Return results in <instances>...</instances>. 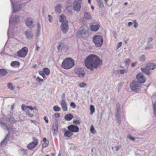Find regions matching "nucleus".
I'll use <instances>...</instances> for the list:
<instances>
[{
    "mask_svg": "<svg viewBox=\"0 0 156 156\" xmlns=\"http://www.w3.org/2000/svg\"><path fill=\"white\" fill-rule=\"evenodd\" d=\"M86 67L91 71L97 69L102 64V60L97 55L91 54L87 57L84 61Z\"/></svg>",
    "mask_w": 156,
    "mask_h": 156,
    "instance_id": "nucleus-1",
    "label": "nucleus"
},
{
    "mask_svg": "<svg viewBox=\"0 0 156 156\" xmlns=\"http://www.w3.org/2000/svg\"><path fill=\"white\" fill-rule=\"evenodd\" d=\"M74 65V61L71 58H67L64 59L62 64V67L66 69L71 68Z\"/></svg>",
    "mask_w": 156,
    "mask_h": 156,
    "instance_id": "nucleus-2",
    "label": "nucleus"
},
{
    "mask_svg": "<svg viewBox=\"0 0 156 156\" xmlns=\"http://www.w3.org/2000/svg\"><path fill=\"white\" fill-rule=\"evenodd\" d=\"M141 83L138 82L133 81L130 84L131 90L133 91L139 92L141 90Z\"/></svg>",
    "mask_w": 156,
    "mask_h": 156,
    "instance_id": "nucleus-3",
    "label": "nucleus"
},
{
    "mask_svg": "<svg viewBox=\"0 0 156 156\" xmlns=\"http://www.w3.org/2000/svg\"><path fill=\"white\" fill-rule=\"evenodd\" d=\"M93 41L96 46L100 47L103 42V38L101 35H95L93 38Z\"/></svg>",
    "mask_w": 156,
    "mask_h": 156,
    "instance_id": "nucleus-4",
    "label": "nucleus"
},
{
    "mask_svg": "<svg viewBox=\"0 0 156 156\" xmlns=\"http://www.w3.org/2000/svg\"><path fill=\"white\" fill-rule=\"evenodd\" d=\"M28 51V48L26 47H24L17 51V56L20 58H24L27 55Z\"/></svg>",
    "mask_w": 156,
    "mask_h": 156,
    "instance_id": "nucleus-5",
    "label": "nucleus"
},
{
    "mask_svg": "<svg viewBox=\"0 0 156 156\" xmlns=\"http://www.w3.org/2000/svg\"><path fill=\"white\" fill-rule=\"evenodd\" d=\"M81 0H75L73 3V8L76 11L79 12L81 7Z\"/></svg>",
    "mask_w": 156,
    "mask_h": 156,
    "instance_id": "nucleus-6",
    "label": "nucleus"
},
{
    "mask_svg": "<svg viewBox=\"0 0 156 156\" xmlns=\"http://www.w3.org/2000/svg\"><path fill=\"white\" fill-rule=\"evenodd\" d=\"M33 141L30 143L27 146V147L30 150H31L36 147L38 144V140L36 138L33 137Z\"/></svg>",
    "mask_w": 156,
    "mask_h": 156,
    "instance_id": "nucleus-7",
    "label": "nucleus"
},
{
    "mask_svg": "<svg viewBox=\"0 0 156 156\" xmlns=\"http://www.w3.org/2000/svg\"><path fill=\"white\" fill-rule=\"evenodd\" d=\"M77 34L84 38L87 37L88 35L87 30L83 27L81 28L80 30L78 32Z\"/></svg>",
    "mask_w": 156,
    "mask_h": 156,
    "instance_id": "nucleus-8",
    "label": "nucleus"
},
{
    "mask_svg": "<svg viewBox=\"0 0 156 156\" xmlns=\"http://www.w3.org/2000/svg\"><path fill=\"white\" fill-rule=\"evenodd\" d=\"M12 4V12H14L16 11H19L21 9V5L16 4L14 5L13 3L11 1Z\"/></svg>",
    "mask_w": 156,
    "mask_h": 156,
    "instance_id": "nucleus-9",
    "label": "nucleus"
},
{
    "mask_svg": "<svg viewBox=\"0 0 156 156\" xmlns=\"http://www.w3.org/2000/svg\"><path fill=\"white\" fill-rule=\"evenodd\" d=\"M76 74L80 77H83L85 74V72L83 68H80L77 69L76 72Z\"/></svg>",
    "mask_w": 156,
    "mask_h": 156,
    "instance_id": "nucleus-10",
    "label": "nucleus"
},
{
    "mask_svg": "<svg viewBox=\"0 0 156 156\" xmlns=\"http://www.w3.org/2000/svg\"><path fill=\"white\" fill-rule=\"evenodd\" d=\"M25 34L26 38L28 39H30L33 38V34L30 29H28L26 31Z\"/></svg>",
    "mask_w": 156,
    "mask_h": 156,
    "instance_id": "nucleus-11",
    "label": "nucleus"
},
{
    "mask_svg": "<svg viewBox=\"0 0 156 156\" xmlns=\"http://www.w3.org/2000/svg\"><path fill=\"white\" fill-rule=\"evenodd\" d=\"M68 129L71 132H77L79 131V127L77 126L73 125H71L68 126Z\"/></svg>",
    "mask_w": 156,
    "mask_h": 156,
    "instance_id": "nucleus-12",
    "label": "nucleus"
},
{
    "mask_svg": "<svg viewBox=\"0 0 156 156\" xmlns=\"http://www.w3.org/2000/svg\"><path fill=\"white\" fill-rule=\"evenodd\" d=\"M25 23L27 26L30 28H33L35 26L33 23V20L31 18L27 19L25 21Z\"/></svg>",
    "mask_w": 156,
    "mask_h": 156,
    "instance_id": "nucleus-13",
    "label": "nucleus"
},
{
    "mask_svg": "<svg viewBox=\"0 0 156 156\" xmlns=\"http://www.w3.org/2000/svg\"><path fill=\"white\" fill-rule=\"evenodd\" d=\"M61 30L62 32L66 34L68 31L69 27L68 23H67L62 24L61 26Z\"/></svg>",
    "mask_w": 156,
    "mask_h": 156,
    "instance_id": "nucleus-14",
    "label": "nucleus"
},
{
    "mask_svg": "<svg viewBox=\"0 0 156 156\" xmlns=\"http://www.w3.org/2000/svg\"><path fill=\"white\" fill-rule=\"evenodd\" d=\"M136 78L139 82H138L140 83H144L145 81V77H144L142 74H138L136 76Z\"/></svg>",
    "mask_w": 156,
    "mask_h": 156,
    "instance_id": "nucleus-15",
    "label": "nucleus"
},
{
    "mask_svg": "<svg viewBox=\"0 0 156 156\" xmlns=\"http://www.w3.org/2000/svg\"><path fill=\"white\" fill-rule=\"evenodd\" d=\"M59 21L62 23V24L67 23L68 21L66 19V16L62 14L59 16Z\"/></svg>",
    "mask_w": 156,
    "mask_h": 156,
    "instance_id": "nucleus-16",
    "label": "nucleus"
},
{
    "mask_svg": "<svg viewBox=\"0 0 156 156\" xmlns=\"http://www.w3.org/2000/svg\"><path fill=\"white\" fill-rule=\"evenodd\" d=\"M62 5L60 4H57L55 7V11L57 14H59L61 12Z\"/></svg>",
    "mask_w": 156,
    "mask_h": 156,
    "instance_id": "nucleus-17",
    "label": "nucleus"
},
{
    "mask_svg": "<svg viewBox=\"0 0 156 156\" xmlns=\"http://www.w3.org/2000/svg\"><path fill=\"white\" fill-rule=\"evenodd\" d=\"M100 27V26L98 24H92L91 25L90 29L93 31H97Z\"/></svg>",
    "mask_w": 156,
    "mask_h": 156,
    "instance_id": "nucleus-18",
    "label": "nucleus"
},
{
    "mask_svg": "<svg viewBox=\"0 0 156 156\" xmlns=\"http://www.w3.org/2000/svg\"><path fill=\"white\" fill-rule=\"evenodd\" d=\"M61 104L63 110L64 111H66L67 110V106L65 100L62 99L61 101Z\"/></svg>",
    "mask_w": 156,
    "mask_h": 156,
    "instance_id": "nucleus-19",
    "label": "nucleus"
},
{
    "mask_svg": "<svg viewBox=\"0 0 156 156\" xmlns=\"http://www.w3.org/2000/svg\"><path fill=\"white\" fill-rule=\"evenodd\" d=\"M146 66L150 70H153L156 67V65L154 63H149L147 64Z\"/></svg>",
    "mask_w": 156,
    "mask_h": 156,
    "instance_id": "nucleus-20",
    "label": "nucleus"
},
{
    "mask_svg": "<svg viewBox=\"0 0 156 156\" xmlns=\"http://www.w3.org/2000/svg\"><path fill=\"white\" fill-rule=\"evenodd\" d=\"M140 69L142 72L145 73L147 75H149L150 74V70L148 69V67H147L146 66H145V68H141Z\"/></svg>",
    "mask_w": 156,
    "mask_h": 156,
    "instance_id": "nucleus-21",
    "label": "nucleus"
},
{
    "mask_svg": "<svg viewBox=\"0 0 156 156\" xmlns=\"http://www.w3.org/2000/svg\"><path fill=\"white\" fill-rule=\"evenodd\" d=\"M84 17L85 19L89 20L91 18V15L90 13L85 12L84 13Z\"/></svg>",
    "mask_w": 156,
    "mask_h": 156,
    "instance_id": "nucleus-22",
    "label": "nucleus"
},
{
    "mask_svg": "<svg viewBox=\"0 0 156 156\" xmlns=\"http://www.w3.org/2000/svg\"><path fill=\"white\" fill-rule=\"evenodd\" d=\"M73 115L70 113L66 115L64 119L67 121L71 120L73 118Z\"/></svg>",
    "mask_w": 156,
    "mask_h": 156,
    "instance_id": "nucleus-23",
    "label": "nucleus"
},
{
    "mask_svg": "<svg viewBox=\"0 0 156 156\" xmlns=\"http://www.w3.org/2000/svg\"><path fill=\"white\" fill-rule=\"evenodd\" d=\"M73 134L71 131L69 130H66L64 132V136L65 137H69L71 136Z\"/></svg>",
    "mask_w": 156,
    "mask_h": 156,
    "instance_id": "nucleus-24",
    "label": "nucleus"
},
{
    "mask_svg": "<svg viewBox=\"0 0 156 156\" xmlns=\"http://www.w3.org/2000/svg\"><path fill=\"white\" fill-rule=\"evenodd\" d=\"M53 129L54 131L53 133H57L58 132V125L57 123L55 122L53 124Z\"/></svg>",
    "mask_w": 156,
    "mask_h": 156,
    "instance_id": "nucleus-25",
    "label": "nucleus"
},
{
    "mask_svg": "<svg viewBox=\"0 0 156 156\" xmlns=\"http://www.w3.org/2000/svg\"><path fill=\"white\" fill-rule=\"evenodd\" d=\"M8 73L7 71L5 69H0V76H4Z\"/></svg>",
    "mask_w": 156,
    "mask_h": 156,
    "instance_id": "nucleus-26",
    "label": "nucleus"
},
{
    "mask_svg": "<svg viewBox=\"0 0 156 156\" xmlns=\"http://www.w3.org/2000/svg\"><path fill=\"white\" fill-rule=\"evenodd\" d=\"M20 62L17 61L12 62L11 63V65L12 67H18L20 66Z\"/></svg>",
    "mask_w": 156,
    "mask_h": 156,
    "instance_id": "nucleus-27",
    "label": "nucleus"
},
{
    "mask_svg": "<svg viewBox=\"0 0 156 156\" xmlns=\"http://www.w3.org/2000/svg\"><path fill=\"white\" fill-rule=\"evenodd\" d=\"M41 29V25L39 23H38L37 24V29L36 34V36L37 37H38L40 35Z\"/></svg>",
    "mask_w": 156,
    "mask_h": 156,
    "instance_id": "nucleus-28",
    "label": "nucleus"
},
{
    "mask_svg": "<svg viewBox=\"0 0 156 156\" xmlns=\"http://www.w3.org/2000/svg\"><path fill=\"white\" fill-rule=\"evenodd\" d=\"M97 3L100 8H102L104 7L102 0H96Z\"/></svg>",
    "mask_w": 156,
    "mask_h": 156,
    "instance_id": "nucleus-29",
    "label": "nucleus"
},
{
    "mask_svg": "<svg viewBox=\"0 0 156 156\" xmlns=\"http://www.w3.org/2000/svg\"><path fill=\"white\" fill-rule=\"evenodd\" d=\"M15 121V119L12 116H11L9 119V120H5V122L6 124L9 123V122H13Z\"/></svg>",
    "mask_w": 156,
    "mask_h": 156,
    "instance_id": "nucleus-30",
    "label": "nucleus"
},
{
    "mask_svg": "<svg viewBox=\"0 0 156 156\" xmlns=\"http://www.w3.org/2000/svg\"><path fill=\"white\" fill-rule=\"evenodd\" d=\"M9 135V133L7 135V136L2 141L1 143V144L2 145H6L7 143V140L8 138V136Z\"/></svg>",
    "mask_w": 156,
    "mask_h": 156,
    "instance_id": "nucleus-31",
    "label": "nucleus"
},
{
    "mask_svg": "<svg viewBox=\"0 0 156 156\" xmlns=\"http://www.w3.org/2000/svg\"><path fill=\"white\" fill-rule=\"evenodd\" d=\"M144 49L145 50H149L153 48V46L152 44H148L144 46Z\"/></svg>",
    "mask_w": 156,
    "mask_h": 156,
    "instance_id": "nucleus-32",
    "label": "nucleus"
},
{
    "mask_svg": "<svg viewBox=\"0 0 156 156\" xmlns=\"http://www.w3.org/2000/svg\"><path fill=\"white\" fill-rule=\"evenodd\" d=\"M43 71L44 73L47 75H48L50 73V70L47 68H44Z\"/></svg>",
    "mask_w": 156,
    "mask_h": 156,
    "instance_id": "nucleus-33",
    "label": "nucleus"
},
{
    "mask_svg": "<svg viewBox=\"0 0 156 156\" xmlns=\"http://www.w3.org/2000/svg\"><path fill=\"white\" fill-rule=\"evenodd\" d=\"M0 126L3 128L5 130L6 129L7 130H8V128L7 127V125L6 124H5L4 122H0Z\"/></svg>",
    "mask_w": 156,
    "mask_h": 156,
    "instance_id": "nucleus-34",
    "label": "nucleus"
},
{
    "mask_svg": "<svg viewBox=\"0 0 156 156\" xmlns=\"http://www.w3.org/2000/svg\"><path fill=\"white\" fill-rule=\"evenodd\" d=\"M90 114H92L95 111V108L94 106L92 105H91L90 106Z\"/></svg>",
    "mask_w": 156,
    "mask_h": 156,
    "instance_id": "nucleus-35",
    "label": "nucleus"
},
{
    "mask_svg": "<svg viewBox=\"0 0 156 156\" xmlns=\"http://www.w3.org/2000/svg\"><path fill=\"white\" fill-rule=\"evenodd\" d=\"M53 109L55 112H59L61 110L60 108L58 106H55L53 107Z\"/></svg>",
    "mask_w": 156,
    "mask_h": 156,
    "instance_id": "nucleus-36",
    "label": "nucleus"
},
{
    "mask_svg": "<svg viewBox=\"0 0 156 156\" xmlns=\"http://www.w3.org/2000/svg\"><path fill=\"white\" fill-rule=\"evenodd\" d=\"M7 86L8 88L11 90H13L14 89V87H13V86L12 83H9L8 84Z\"/></svg>",
    "mask_w": 156,
    "mask_h": 156,
    "instance_id": "nucleus-37",
    "label": "nucleus"
},
{
    "mask_svg": "<svg viewBox=\"0 0 156 156\" xmlns=\"http://www.w3.org/2000/svg\"><path fill=\"white\" fill-rule=\"evenodd\" d=\"M19 16H16L13 19L12 22L14 23H16L17 22V21H19Z\"/></svg>",
    "mask_w": 156,
    "mask_h": 156,
    "instance_id": "nucleus-38",
    "label": "nucleus"
},
{
    "mask_svg": "<svg viewBox=\"0 0 156 156\" xmlns=\"http://www.w3.org/2000/svg\"><path fill=\"white\" fill-rule=\"evenodd\" d=\"M48 144L49 141L48 140H47V141L46 142H45L42 144V148H44L47 147V146H48Z\"/></svg>",
    "mask_w": 156,
    "mask_h": 156,
    "instance_id": "nucleus-39",
    "label": "nucleus"
},
{
    "mask_svg": "<svg viewBox=\"0 0 156 156\" xmlns=\"http://www.w3.org/2000/svg\"><path fill=\"white\" fill-rule=\"evenodd\" d=\"M131 62L129 58H127L125 59L124 61V63L126 65L128 66Z\"/></svg>",
    "mask_w": 156,
    "mask_h": 156,
    "instance_id": "nucleus-40",
    "label": "nucleus"
},
{
    "mask_svg": "<svg viewBox=\"0 0 156 156\" xmlns=\"http://www.w3.org/2000/svg\"><path fill=\"white\" fill-rule=\"evenodd\" d=\"M154 114L155 116L156 117V101L154 104Z\"/></svg>",
    "mask_w": 156,
    "mask_h": 156,
    "instance_id": "nucleus-41",
    "label": "nucleus"
},
{
    "mask_svg": "<svg viewBox=\"0 0 156 156\" xmlns=\"http://www.w3.org/2000/svg\"><path fill=\"white\" fill-rule=\"evenodd\" d=\"M146 59V57L144 55H142L140 57V60L141 62L144 61Z\"/></svg>",
    "mask_w": 156,
    "mask_h": 156,
    "instance_id": "nucleus-42",
    "label": "nucleus"
},
{
    "mask_svg": "<svg viewBox=\"0 0 156 156\" xmlns=\"http://www.w3.org/2000/svg\"><path fill=\"white\" fill-rule=\"evenodd\" d=\"M26 113L27 115L29 116L32 117L33 115V114L30 113V111L28 110V109L26 110Z\"/></svg>",
    "mask_w": 156,
    "mask_h": 156,
    "instance_id": "nucleus-43",
    "label": "nucleus"
},
{
    "mask_svg": "<svg viewBox=\"0 0 156 156\" xmlns=\"http://www.w3.org/2000/svg\"><path fill=\"white\" fill-rule=\"evenodd\" d=\"M119 148L120 147L117 146H115L112 147V149L113 150H114L116 151H117L119 150Z\"/></svg>",
    "mask_w": 156,
    "mask_h": 156,
    "instance_id": "nucleus-44",
    "label": "nucleus"
},
{
    "mask_svg": "<svg viewBox=\"0 0 156 156\" xmlns=\"http://www.w3.org/2000/svg\"><path fill=\"white\" fill-rule=\"evenodd\" d=\"M73 123L76 125L80 124V122L79 120H74L73 122Z\"/></svg>",
    "mask_w": 156,
    "mask_h": 156,
    "instance_id": "nucleus-45",
    "label": "nucleus"
},
{
    "mask_svg": "<svg viewBox=\"0 0 156 156\" xmlns=\"http://www.w3.org/2000/svg\"><path fill=\"white\" fill-rule=\"evenodd\" d=\"M134 23L133 27L135 28H136L138 26V24L136 20H133Z\"/></svg>",
    "mask_w": 156,
    "mask_h": 156,
    "instance_id": "nucleus-46",
    "label": "nucleus"
},
{
    "mask_svg": "<svg viewBox=\"0 0 156 156\" xmlns=\"http://www.w3.org/2000/svg\"><path fill=\"white\" fill-rule=\"evenodd\" d=\"M116 119V121L117 122V123L118 124V125H120V122H121V119H120V116L116 117L115 118Z\"/></svg>",
    "mask_w": 156,
    "mask_h": 156,
    "instance_id": "nucleus-47",
    "label": "nucleus"
},
{
    "mask_svg": "<svg viewBox=\"0 0 156 156\" xmlns=\"http://www.w3.org/2000/svg\"><path fill=\"white\" fill-rule=\"evenodd\" d=\"M44 72L43 71H40L39 72V74L41 75L44 78H45V76L44 73Z\"/></svg>",
    "mask_w": 156,
    "mask_h": 156,
    "instance_id": "nucleus-48",
    "label": "nucleus"
},
{
    "mask_svg": "<svg viewBox=\"0 0 156 156\" xmlns=\"http://www.w3.org/2000/svg\"><path fill=\"white\" fill-rule=\"evenodd\" d=\"M127 137L129 138L130 140L132 141H134L135 138H134L130 135H127Z\"/></svg>",
    "mask_w": 156,
    "mask_h": 156,
    "instance_id": "nucleus-49",
    "label": "nucleus"
},
{
    "mask_svg": "<svg viewBox=\"0 0 156 156\" xmlns=\"http://www.w3.org/2000/svg\"><path fill=\"white\" fill-rule=\"evenodd\" d=\"M71 106L73 108H75L76 107V105L74 103L72 102L70 104Z\"/></svg>",
    "mask_w": 156,
    "mask_h": 156,
    "instance_id": "nucleus-50",
    "label": "nucleus"
},
{
    "mask_svg": "<svg viewBox=\"0 0 156 156\" xmlns=\"http://www.w3.org/2000/svg\"><path fill=\"white\" fill-rule=\"evenodd\" d=\"M90 130L92 133H94V128L92 125H91L90 126Z\"/></svg>",
    "mask_w": 156,
    "mask_h": 156,
    "instance_id": "nucleus-51",
    "label": "nucleus"
},
{
    "mask_svg": "<svg viewBox=\"0 0 156 156\" xmlns=\"http://www.w3.org/2000/svg\"><path fill=\"white\" fill-rule=\"evenodd\" d=\"M86 85V84L84 82L80 83L79 85L80 87H84Z\"/></svg>",
    "mask_w": 156,
    "mask_h": 156,
    "instance_id": "nucleus-52",
    "label": "nucleus"
},
{
    "mask_svg": "<svg viewBox=\"0 0 156 156\" xmlns=\"http://www.w3.org/2000/svg\"><path fill=\"white\" fill-rule=\"evenodd\" d=\"M28 109H30V110H33L34 109V108L32 107L31 106H27L26 107H25V109L26 110Z\"/></svg>",
    "mask_w": 156,
    "mask_h": 156,
    "instance_id": "nucleus-53",
    "label": "nucleus"
},
{
    "mask_svg": "<svg viewBox=\"0 0 156 156\" xmlns=\"http://www.w3.org/2000/svg\"><path fill=\"white\" fill-rule=\"evenodd\" d=\"M116 107L117 111H119V104L118 103H116Z\"/></svg>",
    "mask_w": 156,
    "mask_h": 156,
    "instance_id": "nucleus-54",
    "label": "nucleus"
},
{
    "mask_svg": "<svg viewBox=\"0 0 156 156\" xmlns=\"http://www.w3.org/2000/svg\"><path fill=\"white\" fill-rule=\"evenodd\" d=\"M152 41V39L151 37H149L148 39L147 44H149Z\"/></svg>",
    "mask_w": 156,
    "mask_h": 156,
    "instance_id": "nucleus-55",
    "label": "nucleus"
},
{
    "mask_svg": "<svg viewBox=\"0 0 156 156\" xmlns=\"http://www.w3.org/2000/svg\"><path fill=\"white\" fill-rule=\"evenodd\" d=\"M48 16L49 17L48 20L50 22H52V16L50 15H48Z\"/></svg>",
    "mask_w": 156,
    "mask_h": 156,
    "instance_id": "nucleus-56",
    "label": "nucleus"
},
{
    "mask_svg": "<svg viewBox=\"0 0 156 156\" xmlns=\"http://www.w3.org/2000/svg\"><path fill=\"white\" fill-rule=\"evenodd\" d=\"M36 80L39 82H42L43 81V80L40 79L39 77H37L36 78Z\"/></svg>",
    "mask_w": 156,
    "mask_h": 156,
    "instance_id": "nucleus-57",
    "label": "nucleus"
},
{
    "mask_svg": "<svg viewBox=\"0 0 156 156\" xmlns=\"http://www.w3.org/2000/svg\"><path fill=\"white\" fill-rule=\"evenodd\" d=\"M122 42H119L118 43V45H117V48H119V47H120L122 45Z\"/></svg>",
    "mask_w": 156,
    "mask_h": 156,
    "instance_id": "nucleus-58",
    "label": "nucleus"
},
{
    "mask_svg": "<svg viewBox=\"0 0 156 156\" xmlns=\"http://www.w3.org/2000/svg\"><path fill=\"white\" fill-rule=\"evenodd\" d=\"M136 62H132L131 63V66L132 67H134L136 65Z\"/></svg>",
    "mask_w": 156,
    "mask_h": 156,
    "instance_id": "nucleus-59",
    "label": "nucleus"
},
{
    "mask_svg": "<svg viewBox=\"0 0 156 156\" xmlns=\"http://www.w3.org/2000/svg\"><path fill=\"white\" fill-rule=\"evenodd\" d=\"M40 47H39V46H38V45L37 44H36V48H35V50L36 51H38L39 49L40 48Z\"/></svg>",
    "mask_w": 156,
    "mask_h": 156,
    "instance_id": "nucleus-60",
    "label": "nucleus"
},
{
    "mask_svg": "<svg viewBox=\"0 0 156 156\" xmlns=\"http://www.w3.org/2000/svg\"><path fill=\"white\" fill-rule=\"evenodd\" d=\"M44 119L45 120L46 123H48V120L47 119V118L46 116H44Z\"/></svg>",
    "mask_w": 156,
    "mask_h": 156,
    "instance_id": "nucleus-61",
    "label": "nucleus"
},
{
    "mask_svg": "<svg viewBox=\"0 0 156 156\" xmlns=\"http://www.w3.org/2000/svg\"><path fill=\"white\" fill-rule=\"evenodd\" d=\"M119 111H117L116 112V113L115 114V118L116 117H118L120 116H119V113L118 112Z\"/></svg>",
    "mask_w": 156,
    "mask_h": 156,
    "instance_id": "nucleus-62",
    "label": "nucleus"
},
{
    "mask_svg": "<svg viewBox=\"0 0 156 156\" xmlns=\"http://www.w3.org/2000/svg\"><path fill=\"white\" fill-rule=\"evenodd\" d=\"M55 116L56 117H59L60 116V114L58 113H55Z\"/></svg>",
    "mask_w": 156,
    "mask_h": 156,
    "instance_id": "nucleus-63",
    "label": "nucleus"
},
{
    "mask_svg": "<svg viewBox=\"0 0 156 156\" xmlns=\"http://www.w3.org/2000/svg\"><path fill=\"white\" fill-rule=\"evenodd\" d=\"M61 44L60 43H59L58 45L57 46V49L58 50H60V47H61Z\"/></svg>",
    "mask_w": 156,
    "mask_h": 156,
    "instance_id": "nucleus-64",
    "label": "nucleus"
}]
</instances>
